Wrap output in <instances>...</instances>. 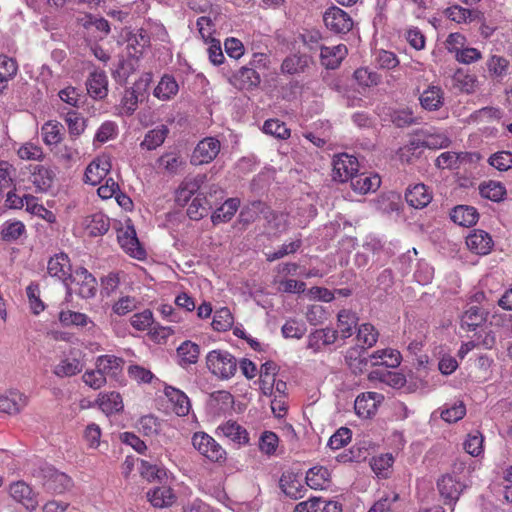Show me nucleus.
<instances>
[{
    "label": "nucleus",
    "instance_id": "nucleus-1",
    "mask_svg": "<svg viewBox=\"0 0 512 512\" xmlns=\"http://www.w3.org/2000/svg\"><path fill=\"white\" fill-rule=\"evenodd\" d=\"M207 368L221 379H230L237 372V359L225 350H212L206 356Z\"/></svg>",
    "mask_w": 512,
    "mask_h": 512
},
{
    "label": "nucleus",
    "instance_id": "nucleus-2",
    "mask_svg": "<svg viewBox=\"0 0 512 512\" xmlns=\"http://www.w3.org/2000/svg\"><path fill=\"white\" fill-rule=\"evenodd\" d=\"M35 477L47 492L61 494L71 485V479L52 466L40 467Z\"/></svg>",
    "mask_w": 512,
    "mask_h": 512
},
{
    "label": "nucleus",
    "instance_id": "nucleus-3",
    "mask_svg": "<svg viewBox=\"0 0 512 512\" xmlns=\"http://www.w3.org/2000/svg\"><path fill=\"white\" fill-rule=\"evenodd\" d=\"M326 28L334 34H347L353 28L351 16L337 6H331L323 14Z\"/></svg>",
    "mask_w": 512,
    "mask_h": 512
},
{
    "label": "nucleus",
    "instance_id": "nucleus-4",
    "mask_svg": "<svg viewBox=\"0 0 512 512\" xmlns=\"http://www.w3.org/2000/svg\"><path fill=\"white\" fill-rule=\"evenodd\" d=\"M358 160L346 153L340 154L333 159L332 179L344 183L351 181L358 172Z\"/></svg>",
    "mask_w": 512,
    "mask_h": 512
},
{
    "label": "nucleus",
    "instance_id": "nucleus-5",
    "mask_svg": "<svg viewBox=\"0 0 512 512\" xmlns=\"http://www.w3.org/2000/svg\"><path fill=\"white\" fill-rule=\"evenodd\" d=\"M192 444L203 456L213 462L225 458V450L208 434L197 432L192 437Z\"/></svg>",
    "mask_w": 512,
    "mask_h": 512
},
{
    "label": "nucleus",
    "instance_id": "nucleus-6",
    "mask_svg": "<svg viewBox=\"0 0 512 512\" xmlns=\"http://www.w3.org/2000/svg\"><path fill=\"white\" fill-rule=\"evenodd\" d=\"M117 239L120 246L129 253L130 256L139 260L146 257V251L141 246L139 239L137 238L135 228L131 224L130 220L128 221L125 229H120L118 231Z\"/></svg>",
    "mask_w": 512,
    "mask_h": 512
},
{
    "label": "nucleus",
    "instance_id": "nucleus-7",
    "mask_svg": "<svg viewBox=\"0 0 512 512\" xmlns=\"http://www.w3.org/2000/svg\"><path fill=\"white\" fill-rule=\"evenodd\" d=\"M71 283L79 285L77 294L84 299L93 298L97 292L96 278L84 267L77 268L68 279Z\"/></svg>",
    "mask_w": 512,
    "mask_h": 512
},
{
    "label": "nucleus",
    "instance_id": "nucleus-8",
    "mask_svg": "<svg viewBox=\"0 0 512 512\" xmlns=\"http://www.w3.org/2000/svg\"><path fill=\"white\" fill-rule=\"evenodd\" d=\"M437 487L443 498V503L453 508L465 485L457 481L452 475H445L438 480Z\"/></svg>",
    "mask_w": 512,
    "mask_h": 512
},
{
    "label": "nucleus",
    "instance_id": "nucleus-9",
    "mask_svg": "<svg viewBox=\"0 0 512 512\" xmlns=\"http://www.w3.org/2000/svg\"><path fill=\"white\" fill-rule=\"evenodd\" d=\"M220 151V142L215 138H205L200 141L195 147L191 163L194 165H200L211 162Z\"/></svg>",
    "mask_w": 512,
    "mask_h": 512
},
{
    "label": "nucleus",
    "instance_id": "nucleus-10",
    "mask_svg": "<svg viewBox=\"0 0 512 512\" xmlns=\"http://www.w3.org/2000/svg\"><path fill=\"white\" fill-rule=\"evenodd\" d=\"M311 64H314L312 56L295 53L287 56L282 64L281 71L289 75L305 73Z\"/></svg>",
    "mask_w": 512,
    "mask_h": 512
},
{
    "label": "nucleus",
    "instance_id": "nucleus-11",
    "mask_svg": "<svg viewBox=\"0 0 512 512\" xmlns=\"http://www.w3.org/2000/svg\"><path fill=\"white\" fill-rule=\"evenodd\" d=\"M47 270L52 277H57L62 281H68L72 274L68 255L63 252L55 254L49 259Z\"/></svg>",
    "mask_w": 512,
    "mask_h": 512
},
{
    "label": "nucleus",
    "instance_id": "nucleus-12",
    "mask_svg": "<svg viewBox=\"0 0 512 512\" xmlns=\"http://www.w3.org/2000/svg\"><path fill=\"white\" fill-rule=\"evenodd\" d=\"M357 339L362 342L363 345L355 346L348 351L349 357L353 358L356 353L364 352L366 349L376 344L378 339V332L374 326L370 323H364L359 326L357 331Z\"/></svg>",
    "mask_w": 512,
    "mask_h": 512
},
{
    "label": "nucleus",
    "instance_id": "nucleus-13",
    "mask_svg": "<svg viewBox=\"0 0 512 512\" xmlns=\"http://www.w3.org/2000/svg\"><path fill=\"white\" fill-rule=\"evenodd\" d=\"M320 50L321 64L331 70L338 68L347 54V48L343 44L334 47L321 46Z\"/></svg>",
    "mask_w": 512,
    "mask_h": 512
},
{
    "label": "nucleus",
    "instance_id": "nucleus-14",
    "mask_svg": "<svg viewBox=\"0 0 512 512\" xmlns=\"http://www.w3.org/2000/svg\"><path fill=\"white\" fill-rule=\"evenodd\" d=\"M493 241L484 230H474L466 237L467 247L474 253L485 255L490 252Z\"/></svg>",
    "mask_w": 512,
    "mask_h": 512
},
{
    "label": "nucleus",
    "instance_id": "nucleus-15",
    "mask_svg": "<svg viewBox=\"0 0 512 512\" xmlns=\"http://www.w3.org/2000/svg\"><path fill=\"white\" fill-rule=\"evenodd\" d=\"M10 495L17 502L22 503L26 509L34 510L38 504L32 488L25 482L18 481L10 486Z\"/></svg>",
    "mask_w": 512,
    "mask_h": 512
},
{
    "label": "nucleus",
    "instance_id": "nucleus-16",
    "mask_svg": "<svg viewBox=\"0 0 512 512\" xmlns=\"http://www.w3.org/2000/svg\"><path fill=\"white\" fill-rule=\"evenodd\" d=\"M405 200L409 206L421 209L431 202L432 195L428 192V189L424 184L419 183L413 187L407 188L405 192Z\"/></svg>",
    "mask_w": 512,
    "mask_h": 512
},
{
    "label": "nucleus",
    "instance_id": "nucleus-17",
    "mask_svg": "<svg viewBox=\"0 0 512 512\" xmlns=\"http://www.w3.org/2000/svg\"><path fill=\"white\" fill-rule=\"evenodd\" d=\"M381 185V178L378 174L361 173L351 179V188L360 194L375 192Z\"/></svg>",
    "mask_w": 512,
    "mask_h": 512
},
{
    "label": "nucleus",
    "instance_id": "nucleus-18",
    "mask_svg": "<svg viewBox=\"0 0 512 512\" xmlns=\"http://www.w3.org/2000/svg\"><path fill=\"white\" fill-rule=\"evenodd\" d=\"M451 220L463 227H471L475 225L479 219L477 209L469 205H458L450 212Z\"/></svg>",
    "mask_w": 512,
    "mask_h": 512
},
{
    "label": "nucleus",
    "instance_id": "nucleus-19",
    "mask_svg": "<svg viewBox=\"0 0 512 512\" xmlns=\"http://www.w3.org/2000/svg\"><path fill=\"white\" fill-rule=\"evenodd\" d=\"M83 226L89 236L98 237L105 235L110 228L109 218L102 212H97L84 219Z\"/></svg>",
    "mask_w": 512,
    "mask_h": 512
},
{
    "label": "nucleus",
    "instance_id": "nucleus-20",
    "mask_svg": "<svg viewBox=\"0 0 512 512\" xmlns=\"http://www.w3.org/2000/svg\"><path fill=\"white\" fill-rule=\"evenodd\" d=\"M26 405V397L18 391L0 396V412L9 415L18 414Z\"/></svg>",
    "mask_w": 512,
    "mask_h": 512
},
{
    "label": "nucleus",
    "instance_id": "nucleus-21",
    "mask_svg": "<svg viewBox=\"0 0 512 512\" xmlns=\"http://www.w3.org/2000/svg\"><path fill=\"white\" fill-rule=\"evenodd\" d=\"M488 311L478 306L469 307L462 315L461 326L467 327L469 331H475L487 320Z\"/></svg>",
    "mask_w": 512,
    "mask_h": 512
},
{
    "label": "nucleus",
    "instance_id": "nucleus-22",
    "mask_svg": "<svg viewBox=\"0 0 512 512\" xmlns=\"http://www.w3.org/2000/svg\"><path fill=\"white\" fill-rule=\"evenodd\" d=\"M124 360L113 355H103L98 357L96 368L106 376L117 378L121 373Z\"/></svg>",
    "mask_w": 512,
    "mask_h": 512
},
{
    "label": "nucleus",
    "instance_id": "nucleus-23",
    "mask_svg": "<svg viewBox=\"0 0 512 512\" xmlns=\"http://www.w3.org/2000/svg\"><path fill=\"white\" fill-rule=\"evenodd\" d=\"M377 397L379 395L375 392H368L358 396L354 403L356 414L362 418L372 417L377 410Z\"/></svg>",
    "mask_w": 512,
    "mask_h": 512
},
{
    "label": "nucleus",
    "instance_id": "nucleus-24",
    "mask_svg": "<svg viewBox=\"0 0 512 512\" xmlns=\"http://www.w3.org/2000/svg\"><path fill=\"white\" fill-rule=\"evenodd\" d=\"M209 405L214 410V414L220 416L233 409L234 397L228 391H215L210 394Z\"/></svg>",
    "mask_w": 512,
    "mask_h": 512
},
{
    "label": "nucleus",
    "instance_id": "nucleus-25",
    "mask_svg": "<svg viewBox=\"0 0 512 512\" xmlns=\"http://www.w3.org/2000/svg\"><path fill=\"white\" fill-rule=\"evenodd\" d=\"M108 80L103 71L93 72L87 81V91L95 99H103L107 96Z\"/></svg>",
    "mask_w": 512,
    "mask_h": 512
},
{
    "label": "nucleus",
    "instance_id": "nucleus-26",
    "mask_svg": "<svg viewBox=\"0 0 512 512\" xmlns=\"http://www.w3.org/2000/svg\"><path fill=\"white\" fill-rule=\"evenodd\" d=\"M99 408L106 414L110 415L123 410V401L120 393L112 391L110 393L100 394L96 400Z\"/></svg>",
    "mask_w": 512,
    "mask_h": 512
},
{
    "label": "nucleus",
    "instance_id": "nucleus-27",
    "mask_svg": "<svg viewBox=\"0 0 512 512\" xmlns=\"http://www.w3.org/2000/svg\"><path fill=\"white\" fill-rule=\"evenodd\" d=\"M165 395L174 404V411L178 416H185L190 410V400L185 393L172 386H166Z\"/></svg>",
    "mask_w": 512,
    "mask_h": 512
},
{
    "label": "nucleus",
    "instance_id": "nucleus-28",
    "mask_svg": "<svg viewBox=\"0 0 512 512\" xmlns=\"http://www.w3.org/2000/svg\"><path fill=\"white\" fill-rule=\"evenodd\" d=\"M54 178L55 173L51 169L42 165L34 166L32 172V182L36 186L38 191H48L53 184Z\"/></svg>",
    "mask_w": 512,
    "mask_h": 512
},
{
    "label": "nucleus",
    "instance_id": "nucleus-29",
    "mask_svg": "<svg viewBox=\"0 0 512 512\" xmlns=\"http://www.w3.org/2000/svg\"><path fill=\"white\" fill-rule=\"evenodd\" d=\"M240 205V200L238 198H229L227 199L221 207L217 208L212 216L211 221L214 225L219 223H225L232 219L238 207Z\"/></svg>",
    "mask_w": 512,
    "mask_h": 512
},
{
    "label": "nucleus",
    "instance_id": "nucleus-30",
    "mask_svg": "<svg viewBox=\"0 0 512 512\" xmlns=\"http://www.w3.org/2000/svg\"><path fill=\"white\" fill-rule=\"evenodd\" d=\"M443 94L440 87L430 86L421 94L420 104L425 110H438L443 105Z\"/></svg>",
    "mask_w": 512,
    "mask_h": 512
},
{
    "label": "nucleus",
    "instance_id": "nucleus-31",
    "mask_svg": "<svg viewBox=\"0 0 512 512\" xmlns=\"http://www.w3.org/2000/svg\"><path fill=\"white\" fill-rule=\"evenodd\" d=\"M358 316L350 310H341L337 315L338 333L346 339L353 335V329L357 326Z\"/></svg>",
    "mask_w": 512,
    "mask_h": 512
},
{
    "label": "nucleus",
    "instance_id": "nucleus-32",
    "mask_svg": "<svg viewBox=\"0 0 512 512\" xmlns=\"http://www.w3.org/2000/svg\"><path fill=\"white\" fill-rule=\"evenodd\" d=\"M210 209H212V203L204 193L200 192L189 205L187 215L192 220H200L207 216Z\"/></svg>",
    "mask_w": 512,
    "mask_h": 512
},
{
    "label": "nucleus",
    "instance_id": "nucleus-33",
    "mask_svg": "<svg viewBox=\"0 0 512 512\" xmlns=\"http://www.w3.org/2000/svg\"><path fill=\"white\" fill-rule=\"evenodd\" d=\"M200 347L196 343L186 340L177 348V355L180 358L179 364L186 367L198 361Z\"/></svg>",
    "mask_w": 512,
    "mask_h": 512
},
{
    "label": "nucleus",
    "instance_id": "nucleus-34",
    "mask_svg": "<svg viewBox=\"0 0 512 512\" xmlns=\"http://www.w3.org/2000/svg\"><path fill=\"white\" fill-rule=\"evenodd\" d=\"M370 379H377L395 389H400L406 384L404 374L388 370H374L369 374Z\"/></svg>",
    "mask_w": 512,
    "mask_h": 512
},
{
    "label": "nucleus",
    "instance_id": "nucleus-35",
    "mask_svg": "<svg viewBox=\"0 0 512 512\" xmlns=\"http://www.w3.org/2000/svg\"><path fill=\"white\" fill-rule=\"evenodd\" d=\"M220 429L223 432V435L233 442L238 444H246L249 441V435L247 430L239 425L237 422L228 421L224 425L220 426Z\"/></svg>",
    "mask_w": 512,
    "mask_h": 512
},
{
    "label": "nucleus",
    "instance_id": "nucleus-36",
    "mask_svg": "<svg viewBox=\"0 0 512 512\" xmlns=\"http://www.w3.org/2000/svg\"><path fill=\"white\" fill-rule=\"evenodd\" d=\"M179 86L173 76L165 74L156 88L154 96L161 100H168L177 94Z\"/></svg>",
    "mask_w": 512,
    "mask_h": 512
},
{
    "label": "nucleus",
    "instance_id": "nucleus-37",
    "mask_svg": "<svg viewBox=\"0 0 512 512\" xmlns=\"http://www.w3.org/2000/svg\"><path fill=\"white\" fill-rule=\"evenodd\" d=\"M370 359H381V362L372 363L373 366L382 365L387 368H395L401 363V354L397 350H377L369 356Z\"/></svg>",
    "mask_w": 512,
    "mask_h": 512
},
{
    "label": "nucleus",
    "instance_id": "nucleus-38",
    "mask_svg": "<svg viewBox=\"0 0 512 512\" xmlns=\"http://www.w3.org/2000/svg\"><path fill=\"white\" fill-rule=\"evenodd\" d=\"M330 480V472L325 467H312L306 474V484L312 489H323Z\"/></svg>",
    "mask_w": 512,
    "mask_h": 512
},
{
    "label": "nucleus",
    "instance_id": "nucleus-39",
    "mask_svg": "<svg viewBox=\"0 0 512 512\" xmlns=\"http://www.w3.org/2000/svg\"><path fill=\"white\" fill-rule=\"evenodd\" d=\"M480 195L483 198L489 199L494 202H500L506 195V188L501 182L489 181L480 184L479 186Z\"/></svg>",
    "mask_w": 512,
    "mask_h": 512
},
{
    "label": "nucleus",
    "instance_id": "nucleus-40",
    "mask_svg": "<svg viewBox=\"0 0 512 512\" xmlns=\"http://www.w3.org/2000/svg\"><path fill=\"white\" fill-rule=\"evenodd\" d=\"M234 78L241 82L242 89L257 87L261 82L259 73L251 66H242L234 74Z\"/></svg>",
    "mask_w": 512,
    "mask_h": 512
},
{
    "label": "nucleus",
    "instance_id": "nucleus-41",
    "mask_svg": "<svg viewBox=\"0 0 512 512\" xmlns=\"http://www.w3.org/2000/svg\"><path fill=\"white\" fill-rule=\"evenodd\" d=\"M338 338V330L325 328L317 329L309 335L308 347L319 349L318 342L322 341L323 345H331L335 343Z\"/></svg>",
    "mask_w": 512,
    "mask_h": 512
},
{
    "label": "nucleus",
    "instance_id": "nucleus-42",
    "mask_svg": "<svg viewBox=\"0 0 512 512\" xmlns=\"http://www.w3.org/2000/svg\"><path fill=\"white\" fill-rule=\"evenodd\" d=\"M147 498L154 507L163 508L172 504L173 494L168 487H157L147 492Z\"/></svg>",
    "mask_w": 512,
    "mask_h": 512
},
{
    "label": "nucleus",
    "instance_id": "nucleus-43",
    "mask_svg": "<svg viewBox=\"0 0 512 512\" xmlns=\"http://www.w3.org/2000/svg\"><path fill=\"white\" fill-rule=\"evenodd\" d=\"M168 132L169 129L166 125H160L157 128L148 131L141 143V146L147 148V150L156 149L165 141Z\"/></svg>",
    "mask_w": 512,
    "mask_h": 512
},
{
    "label": "nucleus",
    "instance_id": "nucleus-44",
    "mask_svg": "<svg viewBox=\"0 0 512 512\" xmlns=\"http://www.w3.org/2000/svg\"><path fill=\"white\" fill-rule=\"evenodd\" d=\"M26 232L25 225L18 220L6 221L1 229V239L5 242L18 240Z\"/></svg>",
    "mask_w": 512,
    "mask_h": 512
},
{
    "label": "nucleus",
    "instance_id": "nucleus-45",
    "mask_svg": "<svg viewBox=\"0 0 512 512\" xmlns=\"http://www.w3.org/2000/svg\"><path fill=\"white\" fill-rule=\"evenodd\" d=\"M110 167L111 165L108 161H105L102 165L94 161L91 162L85 170V182L93 186L97 185L100 179L108 173Z\"/></svg>",
    "mask_w": 512,
    "mask_h": 512
},
{
    "label": "nucleus",
    "instance_id": "nucleus-46",
    "mask_svg": "<svg viewBox=\"0 0 512 512\" xmlns=\"http://www.w3.org/2000/svg\"><path fill=\"white\" fill-rule=\"evenodd\" d=\"M421 149H423L421 140L412 139L408 144L398 150L399 159L401 162L411 164L413 163L414 159L421 157Z\"/></svg>",
    "mask_w": 512,
    "mask_h": 512
},
{
    "label": "nucleus",
    "instance_id": "nucleus-47",
    "mask_svg": "<svg viewBox=\"0 0 512 512\" xmlns=\"http://www.w3.org/2000/svg\"><path fill=\"white\" fill-rule=\"evenodd\" d=\"M453 86L460 91L472 93L475 88L476 78L468 74L464 69H457L452 77Z\"/></svg>",
    "mask_w": 512,
    "mask_h": 512
},
{
    "label": "nucleus",
    "instance_id": "nucleus-48",
    "mask_svg": "<svg viewBox=\"0 0 512 512\" xmlns=\"http://www.w3.org/2000/svg\"><path fill=\"white\" fill-rule=\"evenodd\" d=\"M64 120L68 126L69 133L72 136H79L86 127L85 119L75 110L69 109L65 115Z\"/></svg>",
    "mask_w": 512,
    "mask_h": 512
},
{
    "label": "nucleus",
    "instance_id": "nucleus-49",
    "mask_svg": "<svg viewBox=\"0 0 512 512\" xmlns=\"http://www.w3.org/2000/svg\"><path fill=\"white\" fill-rule=\"evenodd\" d=\"M233 322L232 313L227 307H223L215 312L211 325L214 330L224 332L232 327Z\"/></svg>",
    "mask_w": 512,
    "mask_h": 512
},
{
    "label": "nucleus",
    "instance_id": "nucleus-50",
    "mask_svg": "<svg viewBox=\"0 0 512 512\" xmlns=\"http://www.w3.org/2000/svg\"><path fill=\"white\" fill-rule=\"evenodd\" d=\"M263 132L283 140L290 137V129L278 119L266 120L263 125Z\"/></svg>",
    "mask_w": 512,
    "mask_h": 512
},
{
    "label": "nucleus",
    "instance_id": "nucleus-51",
    "mask_svg": "<svg viewBox=\"0 0 512 512\" xmlns=\"http://www.w3.org/2000/svg\"><path fill=\"white\" fill-rule=\"evenodd\" d=\"M141 475L149 482L158 481L162 482L167 474L164 468H160L157 465L150 464L148 461H141Z\"/></svg>",
    "mask_w": 512,
    "mask_h": 512
},
{
    "label": "nucleus",
    "instance_id": "nucleus-52",
    "mask_svg": "<svg viewBox=\"0 0 512 512\" xmlns=\"http://www.w3.org/2000/svg\"><path fill=\"white\" fill-rule=\"evenodd\" d=\"M279 485L282 491L290 498L298 499L303 496L301 494L303 489L302 485L296 479H292L291 476H289L287 479L286 476L283 475L280 478Z\"/></svg>",
    "mask_w": 512,
    "mask_h": 512
},
{
    "label": "nucleus",
    "instance_id": "nucleus-53",
    "mask_svg": "<svg viewBox=\"0 0 512 512\" xmlns=\"http://www.w3.org/2000/svg\"><path fill=\"white\" fill-rule=\"evenodd\" d=\"M489 164L499 171H507L512 168V152L499 151L492 154L488 160Z\"/></svg>",
    "mask_w": 512,
    "mask_h": 512
},
{
    "label": "nucleus",
    "instance_id": "nucleus-54",
    "mask_svg": "<svg viewBox=\"0 0 512 512\" xmlns=\"http://www.w3.org/2000/svg\"><path fill=\"white\" fill-rule=\"evenodd\" d=\"M62 125L59 123H45L42 127V135L46 144H58L62 140Z\"/></svg>",
    "mask_w": 512,
    "mask_h": 512
},
{
    "label": "nucleus",
    "instance_id": "nucleus-55",
    "mask_svg": "<svg viewBox=\"0 0 512 512\" xmlns=\"http://www.w3.org/2000/svg\"><path fill=\"white\" fill-rule=\"evenodd\" d=\"M80 371L81 365L77 359H65L54 369V373L59 377H70L76 375Z\"/></svg>",
    "mask_w": 512,
    "mask_h": 512
},
{
    "label": "nucleus",
    "instance_id": "nucleus-56",
    "mask_svg": "<svg viewBox=\"0 0 512 512\" xmlns=\"http://www.w3.org/2000/svg\"><path fill=\"white\" fill-rule=\"evenodd\" d=\"M59 321L63 326H85L87 324L88 317L83 313L67 310L59 313Z\"/></svg>",
    "mask_w": 512,
    "mask_h": 512
},
{
    "label": "nucleus",
    "instance_id": "nucleus-57",
    "mask_svg": "<svg viewBox=\"0 0 512 512\" xmlns=\"http://www.w3.org/2000/svg\"><path fill=\"white\" fill-rule=\"evenodd\" d=\"M352 432L347 427L339 428L329 439L328 446L333 449H340L351 440Z\"/></svg>",
    "mask_w": 512,
    "mask_h": 512
},
{
    "label": "nucleus",
    "instance_id": "nucleus-58",
    "mask_svg": "<svg viewBox=\"0 0 512 512\" xmlns=\"http://www.w3.org/2000/svg\"><path fill=\"white\" fill-rule=\"evenodd\" d=\"M305 332V324L296 320H289L282 327V334L285 338L300 339L304 336Z\"/></svg>",
    "mask_w": 512,
    "mask_h": 512
},
{
    "label": "nucleus",
    "instance_id": "nucleus-59",
    "mask_svg": "<svg viewBox=\"0 0 512 512\" xmlns=\"http://www.w3.org/2000/svg\"><path fill=\"white\" fill-rule=\"evenodd\" d=\"M278 436L272 431H265L259 440V448L267 455H271L276 451L278 445Z\"/></svg>",
    "mask_w": 512,
    "mask_h": 512
},
{
    "label": "nucleus",
    "instance_id": "nucleus-60",
    "mask_svg": "<svg viewBox=\"0 0 512 512\" xmlns=\"http://www.w3.org/2000/svg\"><path fill=\"white\" fill-rule=\"evenodd\" d=\"M391 122L398 128L408 127L416 122L409 110H395L390 114Z\"/></svg>",
    "mask_w": 512,
    "mask_h": 512
},
{
    "label": "nucleus",
    "instance_id": "nucleus-61",
    "mask_svg": "<svg viewBox=\"0 0 512 512\" xmlns=\"http://www.w3.org/2000/svg\"><path fill=\"white\" fill-rule=\"evenodd\" d=\"M466 414V407L463 402L454 404L441 412V418L449 423L461 420Z\"/></svg>",
    "mask_w": 512,
    "mask_h": 512
},
{
    "label": "nucleus",
    "instance_id": "nucleus-62",
    "mask_svg": "<svg viewBox=\"0 0 512 512\" xmlns=\"http://www.w3.org/2000/svg\"><path fill=\"white\" fill-rule=\"evenodd\" d=\"M483 436L479 431L469 434L464 442L465 451L471 456H478L482 452Z\"/></svg>",
    "mask_w": 512,
    "mask_h": 512
},
{
    "label": "nucleus",
    "instance_id": "nucleus-63",
    "mask_svg": "<svg viewBox=\"0 0 512 512\" xmlns=\"http://www.w3.org/2000/svg\"><path fill=\"white\" fill-rule=\"evenodd\" d=\"M18 71L16 60L6 55L0 54V76L9 80L13 79Z\"/></svg>",
    "mask_w": 512,
    "mask_h": 512
},
{
    "label": "nucleus",
    "instance_id": "nucleus-64",
    "mask_svg": "<svg viewBox=\"0 0 512 512\" xmlns=\"http://www.w3.org/2000/svg\"><path fill=\"white\" fill-rule=\"evenodd\" d=\"M83 381L93 389H99L106 383V377L97 368L93 371H86L83 376Z\"/></svg>",
    "mask_w": 512,
    "mask_h": 512
}]
</instances>
